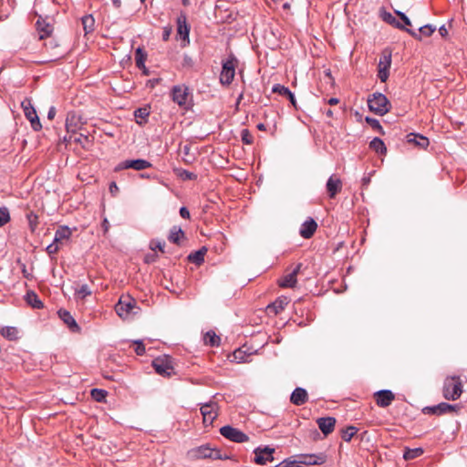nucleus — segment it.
Wrapping results in <instances>:
<instances>
[{
    "instance_id": "f257e3e1",
    "label": "nucleus",
    "mask_w": 467,
    "mask_h": 467,
    "mask_svg": "<svg viewBox=\"0 0 467 467\" xmlns=\"http://www.w3.org/2000/svg\"><path fill=\"white\" fill-rule=\"evenodd\" d=\"M368 106L370 111L379 116L387 114L391 109V105L388 98L379 92H375L368 97Z\"/></svg>"
},
{
    "instance_id": "f03ea898",
    "label": "nucleus",
    "mask_w": 467,
    "mask_h": 467,
    "mask_svg": "<svg viewBox=\"0 0 467 467\" xmlns=\"http://www.w3.org/2000/svg\"><path fill=\"white\" fill-rule=\"evenodd\" d=\"M462 393V383L460 377H447L443 382L442 394L448 400H458Z\"/></svg>"
},
{
    "instance_id": "7ed1b4c3",
    "label": "nucleus",
    "mask_w": 467,
    "mask_h": 467,
    "mask_svg": "<svg viewBox=\"0 0 467 467\" xmlns=\"http://www.w3.org/2000/svg\"><path fill=\"white\" fill-rule=\"evenodd\" d=\"M237 60L234 55H230L222 63V71L220 74V83L223 86H229L235 75V67Z\"/></svg>"
},
{
    "instance_id": "20e7f679",
    "label": "nucleus",
    "mask_w": 467,
    "mask_h": 467,
    "mask_svg": "<svg viewBox=\"0 0 467 467\" xmlns=\"http://www.w3.org/2000/svg\"><path fill=\"white\" fill-rule=\"evenodd\" d=\"M139 309L136 301L130 297H120L115 306L116 313L121 318H128L132 315H136Z\"/></svg>"
},
{
    "instance_id": "39448f33",
    "label": "nucleus",
    "mask_w": 467,
    "mask_h": 467,
    "mask_svg": "<svg viewBox=\"0 0 467 467\" xmlns=\"http://www.w3.org/2000/svg\"><path fill=\"white\" fill-rule=\"evenodd\" d=\"M189 453L194 459L222 460L227 458V456H223L219 450L211 448L207 444L194 448Z\"/></svg>"
},
{
    "instance_id": "423d86ee",
    "label": "nucleus",
    "mask_w": 467,
    "mask_h": 467,
    "mask_svg": "<svg viewBox=\"0 0 467 467\" xmlns=\"http://www.w3.org/2000/svg\"><path fill=\"white\" fill-rule=\"evenodd\" d=\"M21 108L25 114V117L28 119L32 129L35 131H38L42 129L40 119L36 114V109L33 106L32 100L29 98H25L21 101Z\"/></svg>"
},
{
    "instance_id": "0eeeda50",
    "label": "nucleus",
    "mask_w": 467,
    "mask_h": 467,
    "mask_svg": "<svg viewBox=\"0 0 467 467\" xmlns=\"http://www.w3.org/2000/svg\"><path fill=\"white\" fill-rule=\"evenodd\" d=\"M391 51L384 49L379 57L378 64V78L381 82H386L389 76V68L391 66Z\"/></svg>"
},
{
    "instance_id": "6e6552de",
    "label": "nucleus",
    "mask_w": 467,
    "mask_h": 467,
    "mask_svg": "<svg viewBox=\"0 0 467 467\" xmlns=\"http://www.w3.org/2000/svg\"><path fill=\"white\" fill-rule=\"evenodd\" d=\"M220 433L222 436H223L225 439L237 442V443H243L249 441L248 435H246L244 432L240 431L237 428H234L230 425L223 426L220 429Z\"/></svg>"
},
{
    "instance_id": "1a4fd4ad",
    "label": "nucleus",
    "mask_w": 467,
    "mask_h": 467,
    "mask_svg": "<svg viewBox=\"0 0 467 467\" xmlns=\"http://www.w3.org/2000/svg\"><path fill=\"white\" fill-rule=\"evenodd\" d=\"M191 94L190 89L185 85H176L171 88V99L180 107L187 108Z\"/></svg>"
},
{
    "instance_id": "9d476101",
    "label": "nucleus",
    "mask_w": 467,
    "mask_h": 467,
    "mask_svg": "<svg viewBox=\"0 0 467 467\" xmlns=\"http://www.w3.org/2000/svg\"><path fill=\"white\" fill-rule=\"evenodd\" d=\"M219 406L217 402L210 400L209 402L202 404L200 410L202 415L203 423L205 425H212L213 420L218 416Z\"/></svg>"
},
{
    "instance_id": "9b49d317",
    "label": "nucleus",
    "mask_w": 467,
    "mask_h": 467,
    "mask_svg": "<svg viewBox=\"0 0 467 467\" xmlns=\"http://www.w3.org/2000/svg\"><path fill=\"white\" fill-rule=\"evenodd\" d=\"M152 164L143 159H136V160H125L118 163L115 167V171H120L122 170L133 169L135 171H143L148 168H150Z\"/></svg>"
},
{
    "instance_id": "f8f14e48",
    "label": "nucleus",
    "mask_w": 467,
    "mask_h": 467,
    "mask_svg": "<svg viewBox=\"0 0 467 467\" xmlns=\"http://www.w3.org/2000/svg\"><path fill=\"white\" fill-rule=\"evenodd\" d=\"M152 367L161 376L170 377L173 374V367L171 365V361L168 358H156L152 361Z\"/></svg>"
},
{
    "instance_id": "ddd939ff",
    "label": "nucleus",
    "mask_w": 467,
    "mask_h": 467,
    "mask_svg": "<svg viewBox=\"0 0 467 467\" xmlns=\"http://www.w3.org/2000/svg\"><path fill=\"white\" fill-rule=\"evenodd\" d=\"M275 449L270 447L265 448H256L254 451V462L260 465H265L267 462H271L274 461Z\"/></svg>"
},
{
    "instance_id": "4468645a",
    "label": "nucleus",
    "mask_w": 467,
    "mask_h": 467,
    "mask_svg": "<svg viewBox=\"0 0 467 467\" xmlns=\"http://www.w3.org/2000/svg\"><path fill=\"white\" fill-rule=\"evenodd\" d=\"M189 34L190 26L187 23V16L182 12L177 17V35L185 42L184 46L190 43Z\"/></svg>"
},
{
    "instance_id": "2eb2a0df",
    "label": "nucleus",
    "mask_w": 467,
    "mask_h": 467,
    "mask_svg": "<svg viewBox=\"0 0 467 467\" xmlns=\"http://www.w3.org/2000/svg\"><path fill=\"white\" fill-rule=\"evenodd\" d=\"M376 404L379 407H389L395 400L394 393L389 389H381L374 394Z\"/></svg>"
},
{
    "instance_id": "dca6fc26",
    "label": "nucleus",
    "mask_w": 467,
    "mask_h": 467,
    "mask_svg": "<svg viewBox=\"0 0 467 467\" xmlns=\"http://www.w3.org/2000/svg\"><path fill=\"white\" fill-rule=\"evenodd\" d=\"M342 182L336 174H332L326 184L327 192L329 198H335L336 195L342 190Z\"/></svg>"
},
{
    "instance_id": "f3484780",
    "label": "nucleus",
    "mask_w": 467,
    "mask_h": 467,
    "mask_svg": "<svg viewBox=\"0 0 467 467\" xmlns=\"http://www.w3.org/2000/svg\"><path fill=\"white\" fill-rule=\"evenodd\" d=\"M317 229V222L309 217L302 224L299 230L300 235L305 239L311 238Z\"/></svg>"
},
{
    "instance_id": "a211bd4d",
    "label": "nucleus",
    "mask_w": 467,
    "mask_h": 467,
    "mask_svg": "<svg viewBox=\"0 0 467 467\" xmlns=\"http://www.w3.org/2000/svg\"><path fill=\"white\" fill-rule=\"evenodd\" d=\"M301 266L302 264H297V265L291 273L285 275L282 279H280L278 282L279 285L285 288L294 287L297 283L296 276L301 269Z\"/></svg>"
},
{
    "instance_id": "6ab92c4d",
    "label": "nucleus",
    "mask_w": 467,
    "mask_h": 467,
    "mask_svg": "<svg viewBox=\"0 0 467 467\" xmlns=\"http://www.w3.org/2000/svg\"><path fill=\"white\" fill-rule=\"evenodd\" d=\"M317 423L322 433L327 436L332 433L335 429L336 419L333 417H322L317 420Z\"/></svg>"
},
{
    "instance_id": "aec40b11",
    "label": "nucleus",
    "mask_w": 467,
    "mask_h": 467,
    "mask_svg": "<svg viewBox=\"0 0 467 467\" xmlns=\"http://www.w3.org/2000/svg\"><path fill=\"white\" fill-rule=\"evenodd\" d=\"M455 410V406L451 405L446 402H441L438 405L431 406V407H426L423 409L424 412L435 414V415H442L446 413H450Z\"/></svg>"
},
{
    "instance_id": "412c9836",
    "label": "nucleus",
    "mask_w": 467,
    "mask_h": 467,
    "mask_svg": "<svg viewBox=\"0 0 467 467\" xmlns=\"http://www.w3.org/2000/svg\"><path fill=\"white\" fill-rule=\"evenodd\" d=\"M308 400V394L307 391L301 387L296 388L291 396H290V401L296 406H301L305 404Z\"/></svg>"
},
{
    "instance_id": "4be33fe9",
    "label": "nucleus",
    "mask_w": 467,
    "mask_h": 467,
    "mask_svg": "<svg viewBox=\"0 0 467 467\" xmlns=\"http://www.w3.org/2000/svg\"><path fill=\"white\" fill-rule=\"evenodd\" d=\"M81 119L75 113H68L66 119V130L67 133L75 134L80 129Z\"/></svg>"
},
{
    "instance_id": "5701e85b",
    "label": "nucleus",
    "mask_w": 467,
    "mask_h": 467,
    "mask_svg": "<svg viewBox=\"0 0 467 467\" xmlns=\"http://www.w3.org/2000/svg\"><path fill=\"white\" fill-rule=\"evenodd\" d=\"M36 30L39 34V38L44 39L50 36L53 32V26L47 20L39 17L36 23Z\"/></svg>"
},
{
    "instance_id": "b1692460",
    "label": "nucleus",
    "mask_w": 467,
    "mask_h": 467,
    "mask_svg": "<svg viewBox=\"0 0 467 467\" xmlns=\"http://www.w3.org/2000/svg\"><path fill=\"white\" fill-rule=\"evenodd\" d=\"M436 30V26L432 25H424L419 28L418 31L412 29H406V31L414 38L421 40L422 36H431Z\"/></svg>"
},
{
    "instance_id": "393cba45",
    "label": "nucleus",
    "mask_w": 467,
    "mask_h": 467,
    "mask_svg": "<svg viewBox=\"0 0 467 467\" xmlns=\"http://www.w3.org/2000/svg\"><path fill=\"white\" fill-rule=\"evenodd\" d=\"M289 299L286 296H279L272 304L267 306V311L274 315L279 314L288 305Z\"/></svg>"
},
{
    "instance_id": "a878e982",
    "label": "nucleus",
    "mask_w": 467,
    "mask_h": 467,
    "mask_svg": "<svg viewBox=\"0 0 467 467\" xmlns=\"http://www.w3.org/2000/svg\"><path fill=\"white\" fill-rule=\"evenodd\" d=\"M57 314L61 320H63V322L67 325L71 331L76 332L79 330L78 325L68 311L60 309Z\"/></svg>"
},
{
    "instance_id": "bb28decb",
    "label": "nucleus",
    "mask_w": 467,
    "mask_h": 467,
    "mask_svg": "<svg viewBox=\"0 0 467 467\" xmlns=\"http://www.w3.org/2000/svg\"><path fill=\"white\" fill-rule=\"evenodd\" d=\"M407 139L409 143H414L420 149H426L430 143L427 137L416 133H410Z\"/></svg>"
},
{
    "instance_id": "cd10ccee",
    "label": "nucleus",
    "mask_w": 467,
    "mask_h": 467,
    "mask_svg": "<svg viewBox=\"0 0 467 467\" xmlns=\"http://www.w3.org/2000/svg\"><path fill=\"white\" fill-rule=\"evenodd\" d=\"M298 462L305 465L321 464L324 462V456L315 454L302 455Z\"/></svg>"
},
{
    "instance_id": "c85d7f7f",
    "label": "nucleus",
    "mask_w": 467,
    "mask_h": 467,
    "mask_svg": "<svg viewBox=\"0 0 467 467\" xmlns=\"http://www.w3.org/2000/svg\"><path fill=\"white\" fill-rule=\"evenodd\" d=\"M71 230L67 226H59L54 236V243H61L63 240H67L71 236Z\"/></svg>"
},
{
    "instance_id": "c756f323",
    "label": "nucleus",
    "mask_w": 467,
    "mask_h": 467,
    "mask_svg": "<svg viewBox=\"0 0 467 467\" xmlns=\"http://www.w3.org/2000/svg\"><path fill=\"white\" fill-rule=\"evenodd\" d=\"M1 335L8 340L19 338V330L16 327H4L0 330Z\"/></svg>"
},
{
    "instance_id": "7c9ffc66",
    "label": "nucleus",
    "mask_w": 467,
    "mask_h": 467,
    "mask_svg": "<svg viewBox=\"0 0 467 467\" xmlns=\"http://www.w3.org/2000/svg\"><path fill=\"white\" fill-rule=\"evenodd\" d=\"M203 341L205 345L211 346V347H218L221 342V338L219 336L215 334L213 330H210L205 333L203 337Z\"/></svg>"
},
{
    "instance_id": "2f4dec72",
    "label": "nucleus",
    "mask_w": 467,
    "mask_h": 467,
    "mask_svg": "<svg viewBox=\"0 0 467 467\" xmlns=\"http://www.w3.org/2000/svg\"><path fill=\"white\" fill-rule=\"evenodd\" d=\"M207 252L205 247L201 248L200 250L192 253L188 255V260L195 265H201L204 261V255Z\"/></svg>"
},
{
    "instance_id": "473e14b6",
    "label": "nucleus",
    "mask_w": 467,
    "mask_h": 467,
    "mask_svg": "<svg viewBox=\"0 0 467 467\" xmlns=\"http://www.w3.org/2000/svg\"><path fill=\"white\" fill-rule=\"evenodd\" d=\"M85 34L92 33L95 29V19L92 15L84 16L81 19Z\"/></svg>"
},
{
    "instance_id": "72a5a7b5",
    "label": "nucleus",
    "mask_w": 467,
    "mask_h": 467,
    "mask_svg": "<svg viewBox=\"0 0 467 467\" xmlns=\"http://www.w3.org/2000/svg\"><path fill=\"white\" fill-rule=\"evenodd\" d=\"M26 300L34 308L40 309L44 306L42 301L38 298L37 295L33 291L26 293Z\"/></svg>"
},
{
    "instance_id": "f704fd0d",
    "label": "nucleus",
    "mask_w": 467,
    "mask_h": 467,
    "mask_svg": "<svg viewBox=\"0 0 467 467\" xmlns=\"http://www.w3.org/2000/svg\"><path fill=\"white\" fill-rule=\"evenodd\" d=\"M423 452H424V451L420 447L413 448V449L406 448L403 452V458L406 461H410V460H413V459H416V458L421 456L423 454Z\"/></svg>"
},
{
    "instance_id": "c9c22d12",
    "label": "nucleus",
    "mask_w": 467,
    "mask_h": 467,
    "mask_svg": "<svg viewBox=\"0 0 467 467\" xmlns=\"http://www.w3.org/2000/svg\"><path fill=\"white\" fill-rule=\"evenodd\" d=\"M381 18L383 19V21H385L386 23L389 24V25H392L394 26H396L397 28H400V29H403V30H406L407 28H405L404 25H402L401 23H400L389 12H382L381 14Z\"/></svg>"
},
{
    "instance_id": "e433bc0d",
    "label": "nucleus",
    "mask_w": 467,
    "mask_h": 467,
    "mask_svg": "<svg viewBox=\"0 0 467 467\" xmlns=\"http://www.w3.org/2000/svg\"><path fill=\"white\" fill-rule=\"evenodd\" d=\"M149 115L150 111L147 108H139L134 111V117L139 125L145 123Z\"/></svg>"
},
{
    "instance_id": "4c0bfd02",
    "label": "nucleus",
    "mask_w": 467,
    "mask_h": 467,
    "mask_svg": "<svg viewBox=\"0 0 467 467\" xmlns=\"http://www.w3.org/2000/svg\"><path fill=\"white\" fill-rule=\"evenodd\" d=\"M369 148L380 154H383L387 151V149H386V146H385L383 140L379 138H374L369 142Z\"/></svg>"
},
{
    "instance_id": "58836bf2",
    "label": "nucleus",
    "mask_w": 467,
    "mask_h": 467,
    "mask_svg": "<svg viewBox=\"0 0 467 467\" xmlns=\"http://www.w3.org/2000/svg\"><path fill=\"white\" fill-rule=\"evenodd\" d=\"M91 295V290L88 285H81L75 288V296L78 299H84L86 296Z\"/></svg>"
},
{
    "instance_id": "ea45409f",
    "label": "nucleus",
    "mask_w": 467,
    "mask_h": 467,
    "mask_svg": "<svg viewBox=\"0 0 467 467\" xmlns=\"http://www.w3.org/2000/svg\"><path fill=\"white\" fill-rule=\"evenodd\" d=\"M147 55L142 51L140 47H138L135 51V62L139 68H145V60Z\"/></svg>"
},
{
    "instance_id": "a19ab883",
    "label": "nucleus",
    "mask_w": 467,
    "mask_h": 467,
    "mask_svg": "<svg viewBox=\"0 0 467 467\" xmlns=\"http://www.w3.org/2000/svg\"><path fill=\"white\" fill-rule=\"evenodd\" d=\"M358 428L355 426H348L345 430L342 431V439L345 441H350L354 435L357 433Z\"/></svg>"
},
{
    "instance_id": "79ce46f5",
    "label": "nucleus",
    "mask_w": 467,
    "mask_h": 467,
    "mask_svg": "<svg viewBox=\"0 0 467 467\" xmlns=\"http://www.w3.org/2000/svg\"><path fill=\"white\" fill-rule=\"evenodd\" d=\"M11 220L10 213L7 207H0V227L5 226Z\"/></svg>"
},
{
    "instance_id": "37998d69",
    "label": "nucleus",
    "mask_w": 467,
    "mask_h": 467,
    "mask_svg": "<svg viewBox=\"0 0 467 467\" xmlns=\"http://www.w3.org/2000/svg\"><path fill=\"white\" fill-rule=\"evenodd\" d=\"M26 219L28 221L30 230L35 232L38 224V216L34 212H30L26 214Z\"/></svg>"
},
{
    "instance_id": "c03bdc74",
    "label": "nucleus",
    "mask_w": 467,
    "mask_h": 467,
    "mask_svg": "<svg viewBox=\"0 0 467 467\" xmlns=\"http://www.w3.org/2000/svg\"><path fill=\"white\" fill-rule=\"evenodd\" d=\"M183 235V232L181 229L173 227L169 235V240L174 244H179L181 236Z\"/></svg>"
},
{
    "instance_id": "a18cd8bd",
    "label": "nucleus",
    "mask_w": 467,
    "mask_h": 467,
    "mask_svg": "<svg viewBox=\"0 0 467 467\" xmlns=\"http://www.w3.org/2000/svg\"><path fill=\"white\" fill-rule=\"evenodd\" d=\"M273 93H277L281 96L287 97L288 94L291 92L290 89L281 84H275L272 88Z\"/></svg>"
},
{
    "instance_id": "49530a36",
    "label": "nucleus",
    "mask_w": 467,
    "mask_h": 467,
    "mask_svg": "<svg viewBox=\"0 0 467 467\" xmlns=\"http://www.w3.org/2000/svg\"><path fill=\"white\" fill-rule=\"evenodd\" d=\"M91 396L96 401H102L107 396V391L99 389H93L91 390Z\"/></svg>"
},
{
    "instance_id": "de8ad7c7",
    "label": "nucleus",
    "mask_w": 467,
    "mask_h": 467,
    "mask_svg": "<svg viewBox=\"0 0 467 467\" xmlns=\"http://www.w3.org/2000/svg\"><path fill=\"white\" fill-rule=\"evenodd\" d=\"M165 242L153 239L150 242V248L152 251L159 250L161 253H164Z\"/></svg>"
},
{
    "instance_id": "09e8293b",
    "label": "nucleus",
    "mask_w": 467,
    "mask_h": 467,
    "mask_svg": "<svg viewBox=\"0 0 467 467\" xmlns=\"http://www.w3.org/2000/svg\"><path fill=\"white\" fill-rule=\"evenodd\" d=\"M73 141L82 146V148H87L89 143L88 137L83 134H78L74 136Z\"/></svg>"
},
{
    "instance_id": "8fccbe9b",
    "label": "nucleus",
    "mask_w": 467,
    "mask_h": 467,
    "mask_svg": "<svg viewBox=\"0 0 467 467\" xmlns=\"http://www.w3.org/2000/svg\"><path fill=\"white\" fill-rule=\"evenodd\" d=\"M45 47H46L47 50L54 51L52 54L54 57L61 56L60 53H57L55 51V49H57L58 47V44L54 39H49L48 41H47L45 43Z\"/></svg>"
},
{
    "instance_id": "3c124183",
    "label": "nucleus",
    "mask_w": 467,
    "mask_h": 467,
    "mask_svg": "<svg viewBox=\"0 0 467 467\" xmlns=\"http://www.w3.org/2000/svg\"><path fill=\"white\" fill-rule=\"evenodd\" d=\"M241 139L244 144L250 145L253 143V136L250 133V131L246 129H244L241 131Z\"/></svg>"
},
{
    "instance_id": "603ef678",
    "label": "nucleus",
    "mask_w": 467,
    "mask_h": 467,
    "mask_svg": "<svg viewBox=\"0 0 467 467\" xmlns=\"http://www.w3.org/2000/svg\"><path fill=\"white\" fill-rule=\"evenodd\" d=\"M134 344L136 345L135 352L138 356H142L145 353V346L142 340H135Z\"/></svg>"
},
{
    "instance_id": "864d4df0",
    "label": "nucleus",
    "mask_w": 467,
    "mask_h": 467,
    "mask_svg": "<svg viewBox=\"0 0 467 467\" xmlns=\"http://www.w3.org/2000/svg\"><path fill=\"white\" fill-rule=\"evenodd\" d=\"M365 120H366V122H367L368 124H369V125H370L374 130H381V129H382V127H381V125H380L379 121L378 119H373V118H370V117H366Z\"/></svg>"
},
{
    "instance_id": "5fc2aeb1",
    "label": "nucleus",
    "mask_w": 467,
    "mask_h": 467,
    "mask_svg": "<svg viewBox=\"0 0 467 467\" xmlns=\"http://www.w3.org/2000/svg\"><path fill=\"white\" fill-rule=\"evenodd\" d=\"M58 250H59L58 244L54 243V242L52 244H50L49 245H47L46 248V251L49 255L56 254L58 252Z\"/></svg>"
},
{
    "instance_id": "6e6d98bb",
    "label": "nucleus",
    "mask_w": 467,
    "mask_h": 467,
    "mask_svg": "<svg viewBox=\"0 0 467 467\" xmlns=\"http://www.w3.org/2000/svg\"><path fill=\"white\" fill-rule=\"evenodd\" d=\"M193 65H194L193 59L190 56L184 55L183 59H182V66L184 67H192Z\"/></svg>"
},
{
    "instance_id": "4d7b16f0",
    "label": "nucleus",
    "mask_w": 467,
    "mask_h": 467,
    "mask_svg": "<svg viewBox=\"0 0 467 467\" xmlns=\"http://www.w3.org/2000/svg\"><path fill=\"white\" fill-rule=\"evenodd\" d=\"M395 13L403 21L404 26L411 25L410 18L403 12L395 11Z\"/></svg>"
},
{
    "instance_id": "13d9d810",
    "label": "nucleus",
    "mask_w": 467,
    "mask_h": 467,
    "mask_svg": "<svg viewBox=\"0 0 467 467\" xmlns=\"http://www.w3.org/2000/svg\"><path fill=\"white\" fill-rule=\"evenodd\" d=\"M234 358L237 359L238 362H246L244 352L241 349H237L234 352Z\"/></svg>"
},
{
    "instance_id": "bf43d9fd",
    "label": "nucleus",
    "mask_w": 467,
    "mask_h": 467,
    "mask_svg": "<svg viewBox=\"0 0 467 467\" xmlns=\"http://www.w3.org/2000/svg\"><path fill=\"white\" fill-rule=\"evenodd\" d=\"M158 255L156 254H148L145 255L144 262L146 264H151L157 261Z\"/></svg>"
},
{
    "instance_id": "052dcab7",
    "label": "nucleus",
    "mask_w": 467,
    "mask_h": 467,
    "mask_svg": "<svg viewBox=\"0 0 467 467\" xmlns=\"http://www.w3.org/2000/svg\"><path fill=\"white\" fill-rule=\"evenodd\" d=\"M181 175L182 176L183 179L186 180H193L196 178V175L194 173L188 171H183Z\"/></svg>"
},
{
    "instance_id": "680f3d73",
    "label": "nucleus",
    "mask_w": 467,
    "mask_h": 467,
    "mask_svg": "<svg viewBox=\"0 0 467 467\" xmlns=\"http://www.w3.org/2000/svg\"><path fill=\"white\" fill-rule=\"evenodd\" d=\"M180 215L183 218V219H190V212L189 210L186 208V207H181L180 209Z\"/></svg>"
},
{
    "instance_id": "e2e57ef3",
    "label": "nucleus",
    "mask_w": 467,
    "mask_h": 467,
    "mask_svg": "<svg viewBox=\"0 0 467 467\" xmlns=\"http://www.w3.org/2000/svg\"><path fill=\"white\" fill-rule=\"evenodd\" d=\"M22 274H23V276L28 280L32 279V277H33L32 275L26 269V266L25 264H22Z\"/></svg>"
},
{
    "instance_id": "0e129e2a",
    "label": "nucleus",
    "mask_w": 467,
    "mask_h": 467,
    "mask_svg": "<svg viewBox=\"0 0 467 467\" xmlns=\"http://www.w3.org/2000/svg\"><path fill=\"white\" fill-rule=\"evenodd\" d=\"M109 192L112 195H116L119 192V187L115 182L109 184Z\"/></svg>"
},
{
    "instance_id": "69168bd1",
    "label": "nucleus",
    "mask_w": 467,
    "mask_h": 467,
    "mask_svg": "<svg viewBox=\"0 0 467 467\" xmlns=\"http://www.w3.org/2000/svg\"><path fill=\"white\" fill-rule=\"evenodd\" d=\"M55 115H56V108L52 106L48 109L47 119H53L55 118Z\"/></svg>"
},
{
    "instance_id": "338daca9",
    "label": "nucleus",
    "mask_w": 467,
    "mask_h": 467,
    "mask_svg": "<svg viewBox=\"0 0 467 467\" xmlns=\"http://www.w3.org/2000/svg\"><path fill=\"white\" fill-rule=\"evenodd\" d=\"M171 33V28H168V27L164 28V31L162 34V39L164 41H167L170 37Z\"/></svg>"
},
{
    "instance_id": "774afa93",
    "label": "nucleus",
    "mask_w": 467,
    "mask_h": 467,
    "mask_svg": "<svg viewBox=\"0 0 467 467\" xmlns=\"http://www.w3.org/2000/svg\"><path fill=\"white\" fill-rule=\"evenodd\" d=\"M286 98L289 99V101L291 102V104H292L296 109H297V106H296V100L295 95H294L292 92H290Z\"/></svg>"
}]
</instances>
